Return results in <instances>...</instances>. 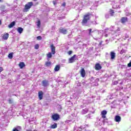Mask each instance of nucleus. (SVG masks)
<instances>
[{"mask_svg":"<svg viewBox=\"0 0 131 131\" xmlns=\"http://www.w3.org/2000/svg\"><path fill=\"white\" fill-rule=\"evenodd\" d=\"M0 25H2V20H0Z\"/></svg>","mask_w":131,"mask_h":131,"instance_id":"36","label":"nucleus"},{"mask_svg":"<svg viewBox=\"0 0 131 131\" xmlns=\"http://www.w3.org/2000/svg\"><path fill=\"white\" fill-rule=\"evenodd\" d=\"M51 118L53 121H58V120H60V115L56 113V114H53Z\"/></svg>","mask_w":131,"mask_h":131,"instance_id":"4","label":"nucleus"},{"mask_svg":"<svg viewBox=\"0 0 131 131\" xmlns=\"http://www.w3.org/2000/svg\"><path fill=\"white\" fill-rule=\"evenodd\" d=\"M17 31L19 33H20V34H21V33H22V32H23V28H22L21 27H18L17 28Z\"/></svg>","mask_w":131,"mask_h":131,"instance_id":"21","label":"nucleus"},{"mask_svg":"<svg viewBox=\"0 0 131 131\" xmlns=\"http://www.w3.org/2000/svg\"><path fill=\"white\" fill-rule=\"evenodd\" d=\"M16 24V23L15 21L12 22L11 24H10L8 26V27L9 28H12V27H13Z\"/></svg>","mask_w":131,"mask_h":131,"instance_id":"20","label":"nucleus"},{"mask_svg":"<svg viewBox=\"0 0 131 131\" xmlns=\"http://www.w3.org/2000/svg\"><path fill=\"white\" fill-rule=\"evenodd\" d=\"M68 55H71V54H72V51H69L68 52Z\"/></svg>","mask_w":131,"mask_h":131,"instance_id":"32","label":"nucleus"},{"mask_svg":"<svg viewBox=\"0 0 131 131\" xmlns=\"http://www.w3.org/2000/svg\"><path fill=\"white\" fill-rule=\"evenodd\" d=\"M56 3H57V0H56V1H53V5H54V6L56 5Z\"/></svg>","mask_w":131,"mask_h":131,"instance_id":"30","label":"nucleus"},{"mask_svg":"<svg viewBox=\"0 0 131 131\" xmlns=\"http://www.w3.org/2000/svg\"><path fill=\"white\" fill-rule=\"evenodd\" d=\"M124 53H125V51L124 50L122 49L121 50L120 54V55H122L123 54H124Z\"/></svg>","mask_w":131,"mask_h":131,"instance_id":"27","label":"nucleus"},{"mask_svg":"<svg viewBox=\"0 0 131 131\" xmlns=\"http://www.w3.org/2000/svg\"><path fill=\"white\" fill-rule=\"evenodd\" d=\"M12 131H19V130H18V129H17L16 128H14Z\"/></svg>","mask_w":131,"mask_h":131,"instance_id":"34","label":"nucleus"},{"mask_svg":"<svg viewBox=\"0 0 131 131\" xmlns=\"http://www.w3.org/2000/svg\"><path fill=\"white\" fill-rule=\"evenodd\" d=\"M3 2V0H0V3H2Z\"/></svg>","mask_w":131,"mask_h":131,"instance_id":"37","label":"nucleus"},{"mask_svg":"<svg viewBox=\"0 0 131 131\" xmlns=\"http://www.w3.org/2000/svg\"><path fill=\"white\" fill-rule=\"evenodd\" d=\"M128 67H131V60L130 61L129 63L127 64Z\"/></svg>","mask_w":131,"mask_h":131,"instance_id":"31","label":"nucleus"},{"mask_svg":"<svg viewBox=\"0 0 131 131\" xmlns=\"http://www.w3.org/2000/svg\"><path fill=\"white\" fill-rule=\"evenodd\" d=\"M42 85L44 86L45 88L48 86L49 85V81L47 80H43L41 82Z\"/></svg>","mask_w":131,"mask_h":131,"instance_id":"6","label":"nucleus"},{"mask_svg":"<svg viewBox=\"0 0 131 131\" xmlns=\"http://www.w3.org/2000/svg\"><path fill=\"white\" fill-rule=\"evenodd\" d=\"M106 115H107V111L103 110V111H101V115L102 118H103V119L106 118Z\"/></svg>","mask_w":131,"mask_h":131,"instance_id":"8","label":"nucleus"},{"mask_svg":"<svg viewBox=\"0 0 131 131\" xmlns=\"http://www.w3.org/2000/svg\"><path fill=\"white\" fill-rule=\"evenodd\" d=\"M91 14L90 13H88L87 14L83 15V19L81 21V24L82 25H84V24H86L91 20Z\"/></svg>","mask_w":131,"mask_h":131,"instance_id":"2","label":"nucleus"},{"mask_svg":"<svg viewBox=\"0 0 131 131\" xmlns=\"http://www.w3.org/2000/svg\"><path fill=\"white\" fill-rule=\"evenodd\" d=\"M34 1V2H36V1H37V0H33Z\"/></svg>","mask_w":131,"mask_h":131,"instance_id":"39","label":"nucleus"},{"mask_svg":"<svg viewBox=\"0 0 131 131\" xmlns=\"http://www.w3.org/2000/svg\"><path fill=\"white\" fill-rule=\"evenodd\" d=\"M35 50H38L39 49V45L38 44H36L35 45Z\"/></svg>","mask_w":131,"mask_h":131,"instance_id":"26","label":"nucleus"},{"mask_svg":"<svg viewBox=\"0 0 131 131\" xmlns=\"http://www.w3.org/2000/svg\"><path fill=\"white\" fill-rule=\"evenodd\" d=\"M110 55H111V59L112 60H114L116 57L115 53L113 52H111L110 53Z\"/></svg>","mask_w":131,"mask_h":131,"instance_id":"15","label":"nucleus"},{"mask_svg":"<svg viewBox=\"0 0 131 131\" xmlns=\"http://www.w3.org/2000/svg\"><path fill=\"white\" fill-rule=\"evenodd\" d=\"M115 121H116V122H120V121H121V117L118 115L116 116L115 117Z\"/></svg>","mask_w":131,"mask_h":131,"instance_id":"14","label":"nucleus"},{"mask_svg":"<svg viewBox=\"0 0 131 131\" xmlns=\"http://www.w3.org/2000/svg\"><path fill=\"white\" fill-rule=\"evenodd\" d=\"M19 67L20 69H23L24 67H25V63L23 62H20L18 64Z\"/></svg>","mask_w":131,"mask_h":131,"instance_id":"16","label":"nucleus"},{"mask_svg":"<svg viewBox=\"0 0 131 131\" xmlns=\"http://www.w3.org/2000/svg\"><path fill=\"white\" fill-rule=\"evenodd\" d=\"M4 71V68L3 67H0V73Z\"/></svg>","mask_w":131,"mask_h":131,"instance_id":"33","label":"nucleus"},{"mask_svg":"<svg viewBox=\"0 0 131 131\" xmlns=\"http://www.w3.org/2000/svg\"><path fill=\"white\" fill-rule=\"evenodd\" d=\"M9 33H7L2 35V38L4 40H7L9 38Z\"/></svg>","mask_w":131,"mask_h":131,"instance_id":"13","label":"nucleus"},{"mask_svg":"<svg viewBox=\"0 0 131 131\" xmlns=\"http://www.w3.org/2000/svg\"><path fill=\"white\" fill-rule=\"evenodd\" d=\"M60 33H62V34H67V30L63 28H60L59 29Z\"/></svg>","mask_w":131,"mask_h":131,"instance_id":"11","label":"nucleus"},{"mask_svg":"<svg viewBox=\"0 0 131 131\" xmlns=\"http://www.w3.org/2000/svg\"><path fill=\"white\" fill-rule=\"evenodd\" d=\"M60 64H57L54 68V71H55L56 72L59 71V70H60Z\"/></svg>","mask_w":131,"mask_h":131,"instance_id":"17","label":"nucleus"},{"mask_svg":"<svg viewBox=\"0 0 131 131\" xmlns=\"http://www.w3.org/2000/svg\"><path fill=\"white\" fill-rule=\"evenodd\" d=\"M128 21V19L127 17H123L121 18V22L122 24H124V23L127 22Z\"/></svg>","mask_w":131,"mask_h":131,"instance_id":"10","label":"nucleus"},{"mask_svg":"<svg viewBox=\"0 0 131 131\" xmlns=\"http://www.w3.org/2000/svg\"><path fill=\"white\" fill-rule=\"evenodd\" d=\"M95 70H101L102 69V66L99 63H97L95 66Z\"/></svg>","mask_w":131,"mask_h":131,"instance_id":"9","label":"nucleus"},{"mask_svg":"<svg viewBox=\"0 0 131 131\" xmlns=\"http://www.w3.org/2000/svg\"><path fill=\"white\" fill-rule=\"evenodd\" d=\"M27 131H32L31 130H27Z\"/></svg>","mask_w":131,"mask_h":131,"instance_id":"38","label":"nucleus"},{"mask_svg":"<svg viewBox=\"0 0 131 131\" xmlns=\"http://www.w3.org/2000/svg\"><path fill=\"white\" fill-rule=\"evenodd\" d=\"M57 126H58V125L57 124V123H54L53 124L51 125L50 128H52V129L57 128Z\"/></svg>","mask_w":131,"mask_h":131,"instance_id":"18","label":"nucleus"},{"mask_svg":"<svg viewBox=\"0 0 131 131\" xmlns=\"http://www.w3.org/2000/svg\"><path fill=\"white\" fill-rule=\"evenodd\" d=\"M62 7H65V6H66V3H63L62 4Z\"/></svg>","mask_w":131,"mask_h":131,"instance_id":"35","label":"nucleus"},{"mask_svg":"<svg viewBox=\"0 0 131 131\" xmlns=\"http://www.w3.org/2000/svg\"><path fill=\"white\" fill-rule=\"evenodd\" d=\"M50 49L51 50V52H49L47 54V59H51L53 57L52 55H55L56 54V47L54 45L52 44L50 46Z\"/></svg>","mask_w":131,"mask_h":131,"instance_id":"1","label":"nucleus"},{"mask_svg":"<svg viewBox=\"0 0 131 131\" xmlns=\"http://www.w3.org/2000/svg\"><path fill=\"white\" fill-rule=\"evenodd\" d=\"M88 30L89 31V35L90 36H93V35H92V33L94 32V31H92V29H89Z\"/></svg>","mask_w":131,"mask_h":131,"instance_id":"22","label":"nucleus"},{"mask_svg":"<svg viewBox=\"0 0 131 131\" xmlns=\"http://www.w3.org/2000/svg\"><path fill=\"white\" fill-rule=\"evenodd\" d=\"M38 96L39 100H42V98H43V92L41 91H39L38 93Z\"/></svg>","mask_w":131,"mask_h":131,"instance_id":"7","label":"nucleus"},{"mask_svg":"<svg viewBox=\"0 0 131 131\" xmlns=\"http://www.w3.org/2000/svg\"><path fill=\"white\" fill-rule=\"evenodd\" d=\"M8 103H9V104H12L13 103V100H12V99H9L8 100Z\"/></svg>","mask_w":131,"mask_h":131,"instance_id":"29","label":"nucleus"},{"mask_svg":"<svg viewBox=\"0 0 131 131\" xmlns=\"http://www.w3.org/2000/svg\"><path fill=\"white\" fill-rule=\"evenodd\" d=\"M42 38L41 37V36H37V39L38 40H41Z\"/></svg>","mask_w":131,"mask_h":131,"instance_id":"28","label":"nucleus"},{"mask_svg":"<svg viewBox=\"0 0 131 131\" xmlns=\"http://www.w3.org/2000/svg\"><path fill=\"white\" fill-rule=\"evenodd\" d=\"M80 73L82 77H85V70L84 68L81 69Z\"/></svg>","mask_w":131,"mask_h":131,"instance_id":"5","label":"nucleus"},{"mask_svg":"<svg viewBox=\"0 0 131 131\" xmlns=\"http://www.w3.org/2000/svg\"><path fill=\"white\" fill-rule=\"evenodd\" d=\"M37 26L39 28L40 27V20H38L37 21Z\"/></svg>","mask_w":131,"mask_h":131,"instance_id":"24","label":"nucleus"},{"mask_svg":"<svg viewBox=\"0 0 131 131\" xmlns=\"http://www.w3.org/2000/svg\"><path fill=\"white\" fill-rule=\"evenodd\" d=\"M51 65H52V62L51 61H46L45 62V66L46 67H50Z\"/></svg>","mask_w":131,"mask_h":131,"instance_id":"19","label":"nucleus"},{"mask_svg":"<svg viewBox=\"0 0 131 131\" xmlns=\"http://www.w3.org/2000/svg\"><path fill=\"white\" fill-rule=\"evenodd\" d=\"M110 14H111V16H113V15L114 14V10L111 9Z\"/></svg>","mask_w":131,"mask_h":131,"instance_id":"25","label":"nucleus"},{"mask_svg":"<svg viewBox=\"0 0 131 131\" xmlns=\"http://www.w3.org/2000/svg\"><path fill=\"white\" fill-rule=\"evenodd\" d=\"M75 57H76V55L74 54L72 57L70 58L69 63H73L75 61Z\"/></svg>","mask_w":131,"mask_h":131,"instance_id":"12","label":"nucleus"},{"mask_svg":"<svg viewBox=\"0 0 131 131\" xmlns=\"http://www.w3.org/2000/svg\"><path fill=\"white\" fill-rule=\"evenodd\" d=\"M13 55H14V53L11 52L8 54V58L9 59H13Z\"/></svg>","mask_w":131,"mask_h":131,"instance_id":"23","label":"nucleus"},{"mask_svg":"<svg viewBox=\"0 0 131 131\" xmlns=\"http://www.w3.org/2000/svg\"><path fill=\"white\" fill-rule=\"evenodd\" d=\"M32 6H33V2H28L27 4L25 5V7L23 9V12L26 13L27 12H29V10L31 9V7H32Z\"/></svg>","mask_w":131,"mask_h":131,"instance_id":"3","label":"nucleus"}]
</instances>
